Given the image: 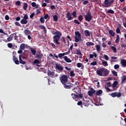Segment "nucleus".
I'll list each match as a JSON object with an SVG mask.
<instances>
[{"label": "nucleus", "instance_id": "63", "mask_svg": "<svg viewBox=\"0 0 126 126\" xmlns=\"http://www.w3.org/2000/svg\"><path fill=\"white\" fill-rule=\"evenodd\" d=\"M23 53V50H18V54H21Z\"/></svg>", "mask_w": 126, "mask_h": 126}, {"label": "nucleus", "instance_id": "61", "mask_svg": "<svg viewBox=\"0 0 126 126\" xmlns=\"http://www.w3.org/2000/svg\"><path fill=\"white\" fill-rule=\"evenodd\" d=\"M50 9H55V6L50 5Z\"/></svg>", "mask_w": 126, "mask_h": 126}, {"label": "nucleus", "instance_id": "54", "mask_svg": "<svg viewBox=\"0 0 126 126\" xmlns=\"http://www.w3.org/2000/svg\"><path fill=\"white\" fill-rule=\"evenodd\" d=\"M109 58H108V55H104V60L108 61Z\"/></svg>", "mask_w": 126, "mask_h": 126}, {"label": "nucleus", "instance_id": "21", "mask_svg": "<svg viewBox=\"0 0 126 126\" xmlns=\"http://www.w3.org/2000/svg\"><path fill=\"white\" fill-rule=\"evenodd\" d=\"M108 33L110 34V36H112V37H113L115 36V33H117L116 32H113V31H108Z\"/></svg>", "mask_w": 126, "mask_h": 126}, {"label": "nucleus", "instance_id": "37", "mask_svg": "<svg viewBox=\"0 0 126 126\" xmlns=\"http://www.w3.org/2000/svg\"><path fill=\"white\" fill-rule=\"evenodd\" d=\"M102 65H104V66H108V62L106 61H102Z\"/></svg>", "mask_w": 126, "mask_h": 126}, {"label": "nucleus", "instance_id": "1", "mask_svg": "<svg viewBox=\"0 0 126 126\" xmlns=\"http://www.w3.org/2000/svg\"><path fill=\"white\" fill-rule=\"evenodd\" d=\"M54 35H56L52 37V39H53L54 43L56 45H61V43H59V41H61V43L63 44H66L67 41H71V38L69 37V35H66V39H68V40H66L64 39V36H61L62 34L59 31L54 32Z\"/></svg>", "mask_w": 126, "mask_h": 126}, {"label": "nucleus", "instance_id": "19", "mask_svg": "<svg viewBox=\"0 0 126 126\" xmlns=\"http://www.w3.org/2000/svg\"><path fill=\"white\" fill-rule=\"evenodd\" d=\"M126 76H123L121 77V84L126 83Z\"/></svg>", "mask_w": 126, "mask_h": 126}, {"label": "nucleus", "instance_id": "4", "mask_svg": "<svg viewBox=\"0 0 126 126\" xmlns=\"http://www.w3.org/2000/svg\"><path fill=\"white\" fill-rule=\"evenodd\" d=\"M76 17H77V19L79 20V21H82V19H83L82 17H85V21L88 22L92 21V18H93V17H92V14L90 13V11L86 12V15H85V16L79 15V16H76Z\"/></svg>", "mask_w": 126, "mask_h": 126}, {"label": "nucleus", "instance_id": "28", "mask_svg": "<svg viewBox=\"0 0 126 126\" xmlns=\"http://www.w3.org/2000/svg\"><path fill=\"white\" fill-rule=\"evenodd\" d=\"M95 50L97 52H100V45H95Z\"/></svg>", "mask_w": 126, "mask_h": 126}, {"label": "nucleus", "instance_id": "14", "mask_svg": "<svg viewBox=\"0 0 126 126\" xmlns=\"http://www.w3.org/2000/svg\"><path fill=\"white\" fill-rule=\"evenodd\" d=\"M16 34L15 33H12L10 34V35H9V37H7V41H11L12 40L14 39V38L12 37V36H14V35Z\"/></svg>", "mask_w": 126, "mask_h": 126}, {"label": "nucleus", "instance_id": "30", "mask_svg": "<svg viewBox=\"0 0 126 126\" xmlns=\"http://www.w3.org/2000/svg\"><path fill=\"white\" fill-rule=\"evenodd\" d=\"M93 58H97V54L94 53V54H90V59H93Z\"/></svg>", "mask_w": 126, "mask_h": 126}, {"label": "nucleus", "instance_id": "32", "mask_svg": "<svg viewBox=\"0 0 126 126\" xmlns=\"http://www.w3.org/2000/svg\"><path fill=\"white\" fill-rule=\"evenodd\" d=\"M93 45H94V44H93V42H86V46H93Z\"/></svg>", "mask_w": 126, "mask_h": 126}, {"label": "nucleus", "instance_id": "35", "mask_svg": "<svg viewBox=\"0 0 126 126\" xmlns=\"http://www.w3.org/2000/svg\"><path fill=\"white\" fill-rule=\"evenodd\" d=\"M35 50H34L33 48H31V53L32 54V55H35Z\"/></svg>", "mask_w": 126, "mask_h": 126}, {"label": "nucleus", "instance_id": "23", "mask_svg": "<svg viewBox=\"0 0 126 126\" xmlns=\"http://www.w3.org/2000/svg\"><path fill=\"white\" fill-rule=\"evenodd\" d=\"M95 95L98 96L100 95V94H102V90H99V91H95Z\"/></svg>", "mask_w": 126, "mask_h": 126}, {"label": "nucleus", "instance_id": "38", "mask_svg": "<svg viewBox=\"0 0 126 126\" xmlns=\"http://www.w3.org/2000/svg\"><path fill=\"white\" fill-rule=\"evenodd\" d=\"M90 65H92V66L97 65V62H92L91 63H90Z\"/></svg>", "mask_w": 126, "mask_h": 126}, {"label": "nucleus", "instance_id": "8", "mask_svg": "<svg viewBox=\"0 0 126 126\" xmlns=\"http://www.w3.org/2000/svg\"><path fill=\"white\" fill-rule=\"evenodd\" d=\"M104 4V8H108L111 6V4H113V0H104V2L102 3Z\"/></svg>", "mask_w": 126, "mask_h": 126}, {"label": "nucleus", "instance_id": "42", "mask_svg": "<svg viewBox=\"0 0 126 126\" xmlns=\"http://www.w3.org/2000/svg\"><path fill=\"white\" fill-rule=\"evenodd\" d=\"M119 64H115L113 65V69H119Z\"/></svg>", "mask_w": 126, "mask_h": 126}, {"label": "nucleus", "instance_id": "40", "mask_svg": "<svg viewBox=\"0 0 126 126\" xmlns=\"http://www.w3.org/2000/svg\"><path fill=\"white\" fill-rule=\"evenodd\" d=\"M116 32L117 33V34L120 33V29H119V28H117V29L115 30V32Z\"/></svg>", "mask_w": 126, "mask_h": 126}, {"label": "nucleus", "instance_id": "18", "mask_svg": "<svg viewBox=\"0 0 126 126\" xmlns=\"http://www.w3.org/2000/svg\"><path fill=\"white\" fill-rule=\"evenodd\" d=\"M55 74H54V72L52 71H48V72H47V75H48V77H54V75H55Z\"/></svg>", "mask_w": 126, "mask_h": 126}, {"label": "nucleus", "instance_id": "26", "mask_svg": "<svg viewBox=\"0 0 126 126\" xmlns=\"http://www.w3.org/2000/svg\"><path fill=\"white\" fill-rule=\"evenodd\" d=\"M36 55V58L37 59H41L43 58L42 54H36V55Z\"/></svg>", "mask_w": 126, "mask_h": 126}, {"label": "nucleus", "instance_id": "17", "mask_svg": "<svg viewBox=\"0 0 126 126\" xmlns=\"http://www.w3.org/2000/svg\"><path fill=\"white\" fill-rule=\"evenodd\" d=\"M74 54L77 55V56H82V54L80 53V50L79 49H75V51Z\"/></svg>", "mask_w": 126, "mask_h": 126}, {"label": "nucleus", "instance_id": "46", "mask_svg": "<svg viewBox=\"0 0 126 126\" xmlns=\"http://www.w3.org/2000/svg\"><path fill=\"white\" fill-rule=\"evenodd\" d=\"M119 36L117 35V38H115V43H119Z\"/></svg>", "mask_w": 126, "mask_h": 126}, {"label": "nucleus", "instance_id": "13", "mask_svg": "<svg viewBox=\"0 0 126 126\" xmlns=\"http://www.w3.org/2000/svg\"><path fill=\"white\" fill-rule=\"evenodd\" d=\"M93 94H95V90L90 88V91H88V96H91Z\"/></svg>", "mask_w": 126, "mask_h": 126}, {"label": "nucleus", "instance_id": "25", "mask_svg": "<svg viewBox=\"0 0 126 126\" xmlns=\"http://www.w3.org/2000/svg\"><path fill=\"white\" fill-rule=\"evenodd\" d=\"M81 105H83V106H88L86 103H82V101H79L77 102V106H80Z\"/></svg>", "mask_w": 126, "mask_h": 126}, {"label": "nucleus", "instance_id": "59", "mask_svg": "<svg viewBox=\"0 0 126 126\" xmlns=\"http://www.w3.org/2000/svg\"><path fill=\"white\" fill-rule=\"evenodd\" d=\"M8 19H9V18H8V15H5V20L8 21Z\"/></svg>", "mask_w": 126, "mask_h": 126}, {"label": "nucleus", "instance_id": "55", "mask_svg": "<svg viewBox=\"0 0 126 126\" xmlns=\"http://www.w3.org/2000/svg\"><path fill=\"white\" fill-rule=\"evenodd\" d=\"M32 6H39V5L35 4V2H32V4H31Z\"/></svg>", "mask_w": 126, "mask_h": 126}, {"label": "nucleus", "instance_id": "41", "mask_svg": "<svg viewBox=\"0 0 126 126\" xmlns=\"http://www.w3.org/2000/svg\"><path fill=\"white\" fill-rule=\"evenodd\" d=\"M112 50L113 51V53H117V48L114 46H112Z\"/></svg>", "mask_w": 126, "mask_h": 126}, {"label": "nucleus", "instance_id": "45", "mask_svg": "<svg viewBox=\"0 0 126 126\" xmlns=\"http://www.w3.org/2000/svg\"><path fill=\"white\" fill-rule=\"evenodd\" d=\"M54 22H57V15L53 16Z\"/></svg>", "mask_w": 126, "mask_h": 126}, {"label": "nucleus", "instance_id": "60", "mask_svg": "<svg viewBox=\"0 0 126 126\" xmlns=\"http://www.w3.org/2000/svg\"><path fill=\"white\" fill-rule=\"evenodd\" d=\"M88 4V0H85V1H83V5H86Z\"/></svg>", "mask_w": 126, "mask_h": 126}, {"label": "nucleus", "instance_id": "12", "mask_svg": "<svg viewBox=\"0 0 126 126\" xmlns=\"http://www.w3.org/2000/svg\"><path fill=\"white\" fill-rule=\"evenodd\" d=\"M68 55V52L63 53H59L58 55H56V56L59 57V59L64 58V55Z\"/></svg>", "mask_w": 126, "mask_h": 126}, {"label": "nucleus", "instance_id": "20", "mask_svg": "<svg viewBox=\"0 0 126 126\" xmlns=\"http://www.w3.org/2000/svg\"><path fill=\"white\" fill-rule=\"evenodd\" d=\"M59 59H63L64 60V62H66V63H71V60H69V58H68L67 57L64 56V58H59Z\"/></svg>", "mask_w": 126, "mask_h": 126}, {"label": "nucleus", "instance_id": "27", "mask_svg": "<svg viewBox=\"0 0 126 126\" xmlns=\"http://www.w3.org/2000/svg\"><path fill=\"white\" fill-rule=\"evenodd\" d=\"M25 46H26L25 43H21V44L20 45V49L21 50H25Z\"/></svg>", "mask_w": 126, "mask_h": 126}, {"label": "nucleus", "instance_id": "47", "mask_svg": "<svg viewBox=\"0 0 126 126\" xmlns=\"http://www.w3.org/2000/svg\"><path fill=\"white\" fill-rule=\"evenodd\" d=\"M50 18L49 16H48V14L45 15V17H41V18H43V19H48V18Z\"/></svg>", "mask_w": 126, "mask_h": 126}, {"label": "nucleus", "instance_id": "22", "mask_svg": "<svg viewBox=\"0 0 126 126\" xmlns=\"http://www.w3.org/2000/svg\"><path fill=\"white\" fill-rule=\"evenodd\" d=\"M71 95L75 96V97L82 98V94H71Z\"/></svg>", "mask_w": 126, "mask_h": 126}, {"label": "nucleus", "instance_id": "58", "mask_svg": "<svg viewBox=\"0 0 126 126\" xmlns=\"http://www.w3.org/2000/svg\"><path fill=\"white\" fill-rule=\"evenodd\" d=\"M39 13H41V11L39 9L36 10V14H39Z\"/></svg>", "mask_w": 126, "mask_h": 126}, {"label": "nucleus", "instance_id": "39", "mask_svg": "<svg viewBox=\"0 0 126 126\" xmlns=\"http://www.w3.org/2000/svg\"><path fill=\"white\" fill-rule=\"evenodd\" d=\"M44 20L46 19H43V18H39V22H41V24L44 23Z\"/></svg>", "mask_w": 126, "mask_h": 126}, {"label": "nucleus", "instance_id": "2", "mask_svg": "<svg viewBox=\"0 0 126 126\" xmlns=\"http://www.w3.org/2000/svg\"><path fill=\"white\" fill-rule=\"evenodd\" d=\"M59 81H61V84H63V88L64 89H69L72 87L71 83L68 82V76L66 75H61L59 77Z\"/></svg>", "mask_w": 126, "mask_h": 126}, {"label": "nucleus", "instance_id": "6", "mask_svg": "<svg viewBox=\"0 0 126 126\" xmlns=\"http://www.w3.org/2000/svg\"><path fill=\"white\" fill-rule=\"evenodd\" d=\"M28 19V15L23 16V19H21L19 17H16V21H20L21 22V25H26L28 23V21L26 20Z\"/></svg>", "mask_w": 126, "mask_h": 126}, {"label": "nucleus", "instance_id": "3", "mask_svg": "<svg viewBox=\"0 0 126 126\" xmlns=\"http://www.w3.org/2000/svg\"><path fill=\"white\" fill-rule=\"evenodd\" d=\"M63 69L66 70V71H70V77H73L75 76V74L73 73V71L71 70V68L66 66L63 67V65H61V64L56 63V69H58L59 71H62Z\"/></svg>", "mask_w": 126, "mask_h": 126}, {"label": "nucleus", "instance_id": "52", "mask_svg": "<svg viewBox=\"0 0 126 126\" xmlns=\"http://www.w3.org/2000/svg\"><path fill=\"white\" fill-rule=\"evenodd\" d=\"M16 5L20 6L21 2L19 1H16Z\"/></svg>", "mask_w": 126, "mask_h": 126}, {"label": "nucleus", "instance_id": "50", "mask_svg": "<svg viewBox=\"0 0 126 126\" xmlns=\"http://www.w3.org/2000/svg\"><path fill=\"white\" fill-rule=\"evenodd\" d=\"M76 66H77V68H80L81 66H82V63H77V64H76Z\"/></svg>", "mask_w": 126, "mask_h": 126}, {"label": "nucleus", "instance_id": "51", "mask_svg": "<svg viewBox=\"0 0 126 126\" xmlns=\"http://www.w3.org/2000/svg\"><path fill=\"white\" fill-rule=\"evenodd\" d=\"M79 21H78L77 20H74V23H75V24L80 25Z\"/></svg>", "mask_w": 126, "mask_h": 126}, {"label": "nucleus", "instance_id": "9", "mask_svg": "<svg viewBox=\"0 0 126 126\" xmlns=\"http://www.w3.org/2000/svg\"><path fill=\"white\" fill-rule=\"evenodd\" d=\"M119 84V82L117 81L113 82V84H111V82H106V85H108V86L104 87L106 88H109L112 87V88L115 89V88L117 87V85Z\"/></svg>", "mask_w": 126, "mask_h": 126}, {"label": "nucleus", "instance_id": "16", "mask_svg": "<svg viewBox=\"0 0 126 126\" xmlns=\"http://www.w3.org/2000/svg\"><path fill=\"white\" fill-rule=\"evenodd\" d=\"M111 96H112V97H120V93H113L111 94Z\"/></svg>", "mask_w": 126, "mask_h": 126}, {"label": "nucleus", "instance_id": "24", "mask_svg": "<svg viewBox=\"0 0 126 126\" xmlns=\"http://www.w3.org/2000/svg\"><path fill=\"white\" fill-rule=\"evenodd\" d=\"M23 33L25 34V35H30V31L25 29L23 30Z\"/></svg>", "mask_w": 126, "mask_h": 126}, {"label": "nucleus", "instance_id": "43", "mask_svg": "<svg viewBox=\"0 0 126 126\" xmlns=\"http://www.w3.org/2000/svg\"><path fill=\"white\" fill-rule=\"evenodd\" d=\"M109 87H104V89H106V92H111V90L109 89V88H108Z\"/></svg>", "mask_w": 126, "mask_h": 126}, {"label": "nucleus", "instance_id": "49", "mask_svg": "<svg viewBox=\"0 0 126 126\" xmlns=\"http://www.w3.org/2000/svg\"><path fill=\"white\" fill-rule=\"evenodd\" d=\"M112 74H113V76H117V72L115 71H112Z\"/></svg>", "mask_w": 126, "mask_h": 126}, {"label": "nucleus", "instance_id": "56", "mask_svg": "<svg viewBox=\"0 0 126 126\" xmlns=\"http://www.w3.org/2000/svg\"><path fill=\"white\" fill-rule=\"evenodd\" d=\"M12 38H14V40H17V35H12Z\"/></svg>", "mask_w": 126, "mask_h": 126}, {"label": "nucleus", "instance_id": "36", "mask_svg": "<svg viewBox=\"0 0 126 126\" xmlns=\"http://www.w3.org/2000/svg\"><path fill=\"white\" fill-rule=\"evenodd\" d=\"M41 62L39 61V60H34V64H37L40 63Z\"/></svg>", "mask_w": 126, "mask_h": 126}, {"label": "nucleus", "instance_id": "44", "mask_svg": "<svg viewBox=\"0 0 126 126\" xmlns=\"http://www.w3.org/2000/svg\"><path fill=\"white\" fill-rule=\"evenodd\" d=\"M21 24V22H16L14 23V25H16V26H18V27H21V25H19V24Z\"/></svg>", "mask_w": 126, "mask_h": 126}, {"label": "nucleus", "instance_id": "15", "mask_svg": "<svg viewBox=\"0 0 126 126\" xmlns=\"http://www.w3.org/2000/svg\"><path fill=\"white\" fill-rule=\"evenodd\" d=\"M121 65L123 67H126V60L123 59L121 60Z\"/></svg>", "mask_w": 126, "mask_h": 126}, {"label": "nucleus", "instance_id": "62", "mask_svg": "<svg viewBox=\"0 0 126 126\" xmlns=\"http://www.w3.org/2000/svg\"><path fill=\"white\" fill-rule=\"evenodd\" d=\"M121 47H122V48H126V45L121 44Z\"/></svg>", "mask_w": 126, "mask_h": 126}, {"label": "nucleus", "instance_id": "29", "mask_svg": "<svg viewBox=\"0 0 126 126\" xmlns=\"http://www.w3.org/2000/svg\"><path fill=\"white\" fill-rule=\"evenodd\" d=\"M115 12L113 11V10L109 9L108 11H106V14H113Z\"/></svg>", "mask_w": 126, "mask_h": 126}, {"label": "nucleus", "instance_id": "64", "mask_svg": "<svg viewBox=\"0 0 126 126\" xmlns=\"http://www.w3.org/2000/svg\"><path fill=\"white\" fill-rule=\"evenodd\" d=\"M39 29H41L42 30H44V26H39Z\"/></svg>", "mask_w": 126, "mask_h": 126}, {"label": "nucleus", "instance_id": "11", "mask_svg": "<svg viewBox=\"0 0 126 126\" xmlns=\"http://www.w3.org/2000/svg\"><path fill=\"white\" fill-rule=\"evenodd\" d=\"M75 18L73 17V15H69V11H66V20L69 21L73 18Z\"/></svg>", "mask_w": 126, "mask_h": 126}, {"label": "nucleus", "instance_id": "33", "mask_svg": "<svg viewBox=\"0 0 126 126\" xmlns=\"http://www.w3.org/2000/svg\"><path fill=\"white\" fill-rule=\"evenodd\" d=\"M28 7V4L23 2V10H26V8Z\"/></svg>", "mask_w": 126, "mask_h": 126}, {"label": "nucleus", "instance_id": "5", "mask_svg": "<svg viewBox=\"0 0 126 126\" xmlns=\"http://www.w3.org/2000/svg\"><path fill=\"white\" fill-rule=\"evenodd\" d=\"M95 72H96L97 75H99V76H102V75L108 76V69L104 68H101V69L97 70Z\"/></svg>", "mask_w": 126, "mask_h": 126}, {"label": "nucleus", "instance_id": "48", "mask_svg": "<svg viewBox=\"0 0 126 126\" xmlns=\"http://www.w3.org/2000/svg\"><path fill=\"white\" fill-rule=\"evenodd\" d=\"M25 59H26V58H25V57H23V55H20V60H23Z\"/></svg>", "mask_w": 126, "mask_h": 126}, {"label": "nucleus", "instance_id": "53", "mask_svg": "<svg viewBox=\"0 0 126 126\" xmlns=\"http://www.w3.org/2000/svg\"><path fill=\"white\" fill-rule=\"evenodd\" d=\"M7 47H9V48H12V43L7 44Z\"/></svg>", "mask_w": 126, "mask_h": 126}, {"label": "nucleus", "instance_id": "31", "mask_svg": "<svg viewBox=\"0 0 126 126\" xmlns=\"http://www.w3.org/2000/svg\"><path fill=\"white\" fill-rule=\"evenodd\" d=\"M85 36H90V31L85 30Z\"/></svg>", "mask_w": 126, "mask_h": 126}, {"label": "nucleus", "instance_id": "57", "mask_svg": "<svg viewBox=\"0 0 126 126\" xmlns=\"http://www.w3.org/2000/svg\"><path fill=\"white\" fill-rule=\"evenodd\" d=\"M27 36V38L29 39V40L32 39V36H30L29 35H26Z\"/></svg>", "mask_w": 126, "mask_h": 126}, {"label": "nucleus", "instance_id": "7", "mask_svg": "<svg viewBox=\"0 0 126 126\" xmlns=\"http://www.w3.org/2000/svg\"><path fill=\"white\" fill-rule=\"evenodd\" d=\"M12 61L14 62V63L17 65L20 63H21V64H26V63H25V61H23V60H17V58H16L15 56H12Z\"/></svg>", "mask_w": 126, "mask_h": 126}, {"label": "nucleus", "instance_id": "34", "mask_svg": "<svg viewBox=\"0 0 126 126\" xmlns=\"http://www.w3.org/2000/svg\"><path fill=\"white\" fill-rule=\"evenodd\" d=\"M70 16H74V17H78L77 16V13L75 11L70 13Z\"/></svg>", "mask_w": 126, "mask_h": 126}, {"label": "nucleus", "instance_id": "10", "mask_svg": "<svg viewBox=\"0 0 126 126\" xmlns=\"http://www.w3.org/2000/svg\"><path fill=\"white\" fill-rule=\"evenodd\" d=\"M75 34L74 38H75V43L80 42V33L79 32H75Z\"/></svg>", "mask_w": 126, "mask_h": 126}]
</instances>
